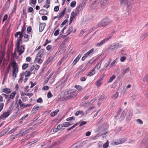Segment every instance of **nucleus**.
Returning <instances> with one entry per match:
<instances>
[{"label":"nucleus","instance_id":"obj_15","mask_svg":"<svg viewBox=\"0 0 148 148\" xmlns=\"http://www.w3.org/2000/svg\"><path fill=\"white\" fill-rule=\"evenodd\" d=\"M45 23H42L40 24L39 25V31L40 32H42L43 31L45 26Z\"/></svg>","mask_w":148,"mask_h":148},{"label":"nucleus","instance_id":"obj_59","mask_svg":"<svg viewBox=\"0 0 148 148\" xmlns=\"http://www.w3.org/2000/svg\"><path fill=\"white\" fill-rule=\"evenodd\" d=\"M87 122L86 121H82L81 122L79 125V126L81 127L83 125L86 123Z\"/></svg>","mask_w":148,"mask_h":148},{"label":"nucleus","instance_id":"obj_23","mask_svg":"<svg viewBox=\"0 0 148 148\" xmlns=\"http://www.w3.org/2000/svg\"><path fill=\"white\" fill-rule=\"evenodd\" d=\"M41 106L39 107L38 106H36L34 107L32 111H33V112H37V110H38V109L40 108H41Z\"/></svg>","mask_w":148,"mask_h":148},{"label":"nucleus","instance_id":"obj_1","mask_svg":"<svg viewBox=\"0 0 148 148\" xmlns=\"http://www.w3.org/2000/svg\"><path fill=\"white\" fill-rule=\"evenodd\" d=\"M12 64L13 68L12 76L13 79H14L16 77L17 74L18 70V67L17 64L15 62H13Z\"/></svg>","mask_w":148,"mask_h":148},{"label":"nucleus","instance_id":"obj_45","mask_svg":"<svg viewBox=\"0 0 148 148\" xmlns=\"http://www.w3.org/2000/svg\"><path fill=\"white\" fill-rule=\"evenodd\" d=\"M74 87L79 90H82L81 86L79 85H75Z\"/></svg>","mask_w":148,"mask_h":148},{"label":"nucleus","instance_id":"obj_14","mask_svg":"<svg viewBox=\"0 0 148 148\" xmlns=\"http://www.w3.org/2000/svg\"><path fill=\"white\" fill-rule=\"evenodd\" d=\"M41 57H37V56H36L35 60V62L41 64L42 62V60L41 59Z\"/></svg>","mask_w":148,"mask_h":148},{"label":"nucleus","instance_id":"obj_58","mask_svg":"<svg viewBox=\"0 0 148 148\" xmlns=\"http://www.w3.org/2000/svg\"><path fill=\"white\" fill-rule=\"evenodd\" d=\"M4 104L3 103H0V112L3 109Z\"/></svg>","mask_w":148,"mask_h":148},{"label":"nucleus","instance_id":"obj_50","mask_svg":"<svg viewBox=\"0 0 148 148\" xmlns=\"http://www.w3.org/2000/svg\"><path fill=\"white\" fill-rule=\"evenodd\" d=\"M25 32V28H22L21 31L20 32L21 34L23 35Z\"/></svg>","mask_w":148,"mask_h":148},{"label":"nucleus","instance_id":"obj_60","mask_svg":"<svg viewBox=\"0 0 148 148\" xmlns=\"http://www.w3.org/2000/svg\"><path fill=\"white\" fill-rule=\"evenodd\" d=\"M72 120H74V118L73 116L68 118L66 119L67 121H71Z\"/></svg>","mask_w":148,"mask_h":148},{"label":"nucleus","instance_id":"obj_21","mask_svg":"<svg viewBox=\"0 0 148 148\" xmlns=\"http://www.w3.org/2000/svg\"><path fill=\"white\" fill-rule=\"evenodd\" d=\"M66 10V8H64L63 11L60 12L59 15V17L60 18H62L64 16Z\"/></svg>","mask_w":148,"mask_h":148},{"label":"nucleus","instance_id":"obj_47","mask_svg":"<svg viewBox=\"0 0 148 148\" xmlns=\"http://www.w3.org/2000/svg\"><path fill=\"white\" fill-rule=\"evenodd\" d=\"M108 146V142L107 141L103 145V147L104 148H107Z\"/></svg>","mask_w":148,"mask_h":148},{"label":"nucleus","instance_id":"obj_38","mask_svg":"<svg viewBox=\"0 0 148 148\" xmlns=\"http://www.w3.org/2000/svg\"><path fill=\"white\" fill-rule=\"evenodd\" d=\"M111 59H110L108 61V63H106L105 64V65L104 66V67L105 68H107L108 66V65H109V64H110V63L111 62Z\"/></svg>","mask_w":148,"mask_h":148},{"label":"nucleus","instance_id":"obj_63","mask_svg":"<svg viewBox=\"0 0 148 148\" xmlns=\"http://www.w3.org/2000/svg\"><path fill=\"white\" fill-rule=\"evenodd\" d=\"M127 5V8L129 10H131L132 7V4H129L128 5Z\"/></svg>","mask_w":148,"mask_h":148},{"label":"nucleus","instance_id":"obj_19","mask_svg":"<svg viewBox=\"0 0 148 148\" xmlns=\"http://www.w3.org/2000/svg\"><path fill=\"white\" fill-rule=\"evenodd\" d=\"M15 104L14 101H13V102H12L8 110L10 111V112L12 110L13 108L15 106Z\"/></svg>","mask_w":148,"mask_h":148},{"label":"nucleus","instance_id":"obj_44","mask_svg":"<svg viewBox=\"0 0 148 148\" xmlns=\"http://www.w3.org/2000/svg\"><path fill=\"white\" fill-rule=\"evenodd\" d=\"M143 81L144 82H147L148 81V75H146L144 77L143 79Z\"/></svg>","mask_w":148,"mask_h":148},{"label":"nucleus","instance_id":"obj_62","mask_svg":"<svg viewBox=\"0 0 148 148\" xmlns=\"http://www.w3.org/2000/svg\"><path fill=\"white\" fill-rule=\"evenodd\" d=\"M8 16L7 14H5L4 17H3V22H4L5 21V20L7 19V18H8Z\"/></svg>","mask_w":148,"mask_h":148},{"label":"nucleus","instance_id":"obj_6","mask_svg":"<svg viewBox=\"0 0 148 148\" xmlns=\"http://www.w3.org/2000/svg\"><path fill=\"white\" fill-rule=\"evenodd\" d=\"M113 33L110 36L104 39L103 40L101 41L100 42H99L97 43L95 45L96 47H100L101 45H103L104 44H105L107 41L108 40H109L112 36V34H113Z\"/></svg>","mask_w":148,"mask_h":148},{"label":"nucleus","instance_id":"obj_28","mask_svg":"<svg viewBox=\"0 0 148 148\" xmlns=\"http://www.w3.org/2000/svg\"><path fill=\"white\" fill-rule=\"evenodd\" d=\"M119 96V93L117 92H116L115 94H114L111 96V98L113 99H116Z\"/></svg>","mask_w":148,"mask_h":148},{"label":"nucleus","instance_id":"obj_5","mask_svg":"<svg viewBox=\"0 0 148 148\" xmlns=\"http://www.w3.org/2000/svg\"><path fill=\"white\" fill-rule=\"evenodd\" d=\"M127 140V138H120L117 140L113 141L112 144L113 145H116L122 144L125 143L126 141Z\"/></svg>","mask_w":148,"mask_h":148},{"label":"nucleus","instance_id":"obj_13","mask_svg":"<svg viewBox=\"0 0 148 148\" xmlns=\"http://www.w3.org/2000/svg\"><path fill=\"white\" fill-rule=\"evenodd\" d=\"M44 50L43 49H41L38 51L36 56H37V57H42L44 54Z\"/></svg>","mask_w":148,"mask_h":148},{"label":"nucleus","instance_id":"obj_41","mask_svg":"<svg viewBox=\"0 0 148 148\" xmlns=\"http://www.w3.org/2000/svg\"><path fill=\"white\" fill-rule=\"evenodd\" d=\"M116 62V60H114L112 62V63L110 64V66H109L110 68L112 67L115 66V64Z\"/></svg>","mask_w":148,"mask_h":148},{"label":"nucleus","instance_id":"obj_54","mask_svg":"<svg viewBox=\"0 0 148 148\" xmlns=\"http://www.w3.org/2000/svg\"><path fill=\"white\" fill-rule=\"evenodd\" d=\"M47 96L48 98H50L53 96V95L51 92L49 91L48 93Z\"/></svg>","mask_w":148,"mask_h":148},{"label":"nucleus","instance_id":"obj_32","mask_svg":"<svg viewBox=\"0 0 148 148\" xmlns=\"http://www.w3.org/2000/svg\"><path fill=\"white\" fill-rule=\"evenodd\" d=\"M3 92L6 93H9L10 92V90L9 88H4L3 90Z\"/></svg>","mask_w":148,"mask_h":148},{"label":"nucleus","instance_id":"obj_12","mask_svg":"<svg viewBox=\"0 0 148 148\" xmlns=\"http://www.w3.org/2000/svg\"><path fill=\"white\" fill-rule=\"evenodd\" d=\"M120 4L121 6H125L128 4V0H120Z\"/></svg>","mask_w":148,"mask_h":148},{"label":"nucleus","instance_id":"obj_43","mask_svg":"<svg viewBox=\"0 0 148 148\" xmlns=\"http://www.w3.org/2000/svg\"><path fill=\"white\" fill-rule=\"evenodd\" d=\"M81 7L79 5L78 6L76 9V10L75 11L77 12H78L79 13V12L80 11L82 10L83 9H81Z\"/></svg>","mask_w":148,"mask_h":148},{"label":"nucleus","instance_id":"obj_24","mask_svg":"<svg viewBox=\"0 0 148 148\" xmlns=\"http://www.w3.org/2000/svg\"><path fill=\"white\" fill-rule=\"evenodd\" d=\"M95 73V68H93V69L90 71L88 75H87V76H91L93 75Z\"/></svg>","mask_w":148,"mask_h":148},{"label":"nucleus","instance_id":"obj_51","mask_svg":"<svg viewBox=\"0 0 148 148\" xmlns=\"http://www.w3.org/2000/svg\"><path fill=\"white\" fill-rule=\"evenodd\" d=\"M80 147H81L80 145L79 146L77 144H76L73 145L71 147V148H79Z\"/></svg>","mask_w":148,"mask_h":148},{"label":"nucleus","instance_id":"obj_33","mask_svg":"<svg viewBox=\"0 0 148 148\" xmlns=\"http://www.w3.org/2000/svg\"><path fill=\"white\" fill-rule=\"evenodd\" d=\"M18 127H16L11 130L8 133L9 134H11L14 132L15 131Z\"/></svg>","mask_w":148,"mask_h":148},{"label":"nucleus","instance_id":"obj_20","mask_svg":"<svg viewBox=\"0 0 148 148\" xmlns=\"http://www.w3.org/2000/svg\"><path fill=\"white\" fill-rule=\"evenodd\" d=\"M72 125L71 122H65L63 123V125L64 127H68Z\"/></svg>","mask_w":148,"mask_h":148},{"label":"nucleus","instance_id":"obj_36","mask_svg":"<svg viewBox=\"0 0 148 148\" xmlns=\"http://www.w3.org/2000/svg\"><path fill=\"white\" fill-rule=\"evenodd\" d=\"M76 4V2L75 1H73L70 4V6L72 8H74L75 7Z\"/></svg>","mask_w":148,"mask_h":148},{"label":"nucleus","instance_id":"obj_35","mask_svg":"<svg viewBox=\"0 0 148 148\" xmlns=\"http://www.w3.org/2000/svg\"><path fill=\"white\" fill-rule=\"evenodd\" d=\"M102 81L99 79L96 82V86L97 87L100 86L102 84Z\"/></svg>","mask_w":148,"mask_h":148},{"label":"nucleus","instance_id":"obj_27","mask_svg":"<svg viewBox=\"0 0 148 148\" xmlns=\"http://www.w3.org/2000/svg\"><path fill=\"white\" fill-rule=\"evenodd\" d=\"M18 103L19 105L20 108H22L23 109L24 108V104L21 99H19L18 100Z\"/></svg>","mask_w":148,"mask_h":148},{"label":"nucleus","instance_id":"obj_31","mask_svg":"<svg viewBox=\"0 0 148 148\" xmlns=\"http://www.w3.org/2000/svg\"><path fill=\"white\" fill-rule=\"evenodd\" d=\"M94 48H92L88 52H87L86 53L88 54V56L92 55L94 51Z\"/></svg>","mask_w":148,"mask_h":148},{"label":"nucleus","instance_id":"obj_18","mask_svg":"<svg viewBox=\"0 0 148 148\" xmlns=\"http://www.w3.org/2000/svg\"><path fill=\"white\" fill-rule=\"evenodd\" d=\"M81 56V55L79 54L75 59L74 61H73V65H75V64L79 60Z\"/></svg>","mask_w":148,"mask_h":148},{"label":"nucleus","instance_id":"obj_49","mask_svg":"<svg viewBox=\"0 0 148 148\" xmlns=\"http://www.w3.org/2000/svg\"><path fill=\"white\" fill-rule=\"evenodd\" d=\"M28 66V64H24L22 66V69L24 70Z\"/></svg>","mask_w":148,"mask_h":148},{"label":"nucleus","instance_id":"obj_7","mask_svg":"<svg viewBox=\"0 0 148 148\" xmlns=\"http://www.w3.org/2000/svg\"><path fill=\"white\" fill-rule=\"evenodd\" d=\"M19 35V37L17 38V43L16 44H18V45L20 44V42L21 41L22 38L23 36V35L21 34L20 32H17L15 34V36L16 38L18 37V36Z\"/></svg>","mask_w":148,"mask_h":148},{"label":"nucleus","instance_id":"obj_4","mask_svg":"<svg viewBox=\"0 0 148 148\" xmlns=\"http://www.w3.org/2000/svg\"><path fill=\"white\" fill-rule=\"evenodd\" d=\"M121 45L118 42H115L111 44L109 47L110 49L114 51L121 47Z\"/></svg>","mask_w":148,"mask_h":148},{"label":"nucleus","instance_id":"obj_25","mask_svg":"<svg viewBox=\"0 0 148 148\" xmlns=\"http://www.w3.org/2000/svg\"><path fill=\"white\" fill-rule=\"evenodd\" d=\"M59 111L58 109H57L55 111L53 112L51 114V117H53L56 115Z\"/></svg>","mask_w":148,"mask_h":148},{"label":"nucleus","instance_id":"obj_40","mask_svg":"<svg viewBox=\"0 0 148 148\" xmlns=\"http://www.w3.org/2000/svg\"><path fill=\"white\" fill-rule=\"evenodd\" d=\"M88 16H84L83 17L84 20L85 21H88L90 19V18Z\"/></svg>","mask_w":148,"mask_h":148},{"label":"nucleus","instance_id":"obj_57","mask_svg":"<svg viewBox=\"0 0 148 148\" xmlns=\"http://www.w3.org/2000/svg\"><path fill=\"white\" fill-rule=\"evenodd\" d=\"M136 121L139 124H142L143 123V122L142 121L139 119H137Z\"/></svg>","mask_w":148,"mask_h":148},{"label":"nucleus","instance_id":"obj_16","mask_svg":"<svg viewBox=\"0 0 148 148\" xmlns=\"http://www.w3.org/2000/svg\"><path fill=\"white\" fill-rule=\"evenodd\" d=\"M77 96V94L75 93H72L71 94L67 96L66 99H72Z\"/></svg>","mask_w":148,"mask_h":148},{"label":"nucleus","instance_id":"obj_29","mask_svg":"<svg viewBox=\"0 0 148 148\" xmlns=\"http://www.w3.org/2000/svg\"><path fill=\"white\" fill-rule=\"evenodd\" d=\"M16 91L13 92L10 95L9 98L11 99H13L15 95L16 94Z\"/></svg>","mask_w":148,"mask_h":148},{"label":"nucleus","instance_id":"obj_9","mask_svg":"<svg viewBox=\"0 0 148 148\" xmlns=\"http://www.w3.org/2000/svg\"><path fill=\"white\" fill-rule=\"evenodd\" d=\"M10 114V112L8 110L6 112H4L1 116V118L3 120L5 119Z\"/></svg>","mask_w":148,"mask_h":148},{"label":"nucleus","instance_id":"obj_42","mask_svg":"<svg viewBox=\"0 0 148 148\" xmlns=\"http://www.w3.org/2000/svg\"><path fill=\"white\" fill-rule=\"evenodd\" d=\"M30 74V71H26L25 73V76L28 77Z\"/></svg>","mask_w":148,"mask_h":148},{"label":"nucleus","instance_id":"obj_30","mask_svg":"<svg viewBox=\"0 0 148 148\" xmlns=\"http://www.w3.org/2000/svg\"><path fill=\"white\" fill-rule=\"evenodd\" d=\"M116 77L115 75H113L111 77L108 81V83L111 82Z\"/></svg>","mask_w":148,"mask_h":148},{"label":"nucleus","instance_id":"obj_64","mask_svg":"<svg viewBox=\"0 0 148 148\" xmlns=\"http://www.w3.org/2000/svg\"><path fill=\"white\" fill-rule=\"evenodd\" d=\"M31 30H32L31 27L30 26L28 27L27 28V33H28L30 32L31 31Z\"/></svg>","mask_w":148,"mask_h":148},{"label":"nucleus","instance_id":"obj_52","mask_svg":"<svg viewBox=\"0 0 148 148\" xmlns=\"http://www.w3.org/2000/svg\"><path fill=\"white\" fill-rule=\"evenodd\" d=\"M148 36L147 35L146 33V34H145L143 35H142L140 37V39L142 40H143V39L145 38V37H146V36Z\"/></svg>","mask_w":148,"mask_h":148},{"label":"nucleus","instance_id":"obj_46","mask_svg":"<svg viewBox=\"0 0 148 148\" xmlns=\"http://www.w3.org/2000/svg\"><path fill=\"white\" fill-rule=\"evenodd\" d=\"M74 92V91L73 90L70 89L69 90L66 92V94L68 95L71 94L73 93V92Z\"/></svg>","mask_w":148,"mask_h":148},{"label":"nucleus","instance_id":"obj_37","mask_svg":"<svg viewBox=\"0 0 148 148\" xmlns=\"http://www.w3.org/2000/svg\"><path fill=\"white\" fill-rule=\"evenodd\" d=\"M53 59V58L51 57H50L47 60V61L45 63V64H48Z\"/></svg>","mask_w":148,"mask_h":148},{"label":"nucleus","instance_id":"obj_10","mask_svg":"<svg viewBox=\"0 0 148 148\" xmlns=\"http://www.w3.org/2000/svg\"><path fill=\"white\" fill-rule=\"evenodd\" d=\"M130 70V69L129 67H127L126 68L123 69H122V72L121 75L122 76H123L126 73L129 72Z\"/></svg>","mask_w":148,"mask_h":148},{"label":"nucleus","instance_id":"obj_8","mask_svg":"<svg viewBox=\"0 0 148 148\" xmlns=\"http://www.w3.org/2000/svg\"><path fill=\"white\" fill-rule=\"evenodd\" d=\"M78 14V12L75 11V12H71V15L70 18V19L69 24H71L72 22L73 19L77 16Z\"/></svg>","mask_w":148,"mask_h":148},{"label":"nucleus","instance_id":"obj_22","mask_svg":"<svg viewBox=\"0 0 148 148\" xmlns=\"http://www.w3.org/2000/svg\"><path fill=\"white\" fill-rule=\"evenodd\" d=\"M73 27H69L67 31V35H69L71 33V32H73V33H75V30L73 31Z\"/></svg>","mask_w":148,"mask_h":148},{"label":"nucleus","instance_id":"obj_34","mask_svg":"<svg viewBox=\"0 0 148 148\" xmlns=\"http://www.w3.org/2000/svg\"><path fill=\"white\" fill-rule=\"evenodd\" d=\"M101 62H99L96 64L94 68L95 69V68H97V69H99L101 67Z\"/></svg>","mask_w":148,"mask_h":148},{"label":"nucleus","instance_id":"obj_61","mask_svg":"<svg viewBox=\"0 0 148 148\" xmlns=\"http://www.w3.org/2000/svg\"><path fill=\"white\" fill-rule=\"evenodd\" d=\"M53 73H52L50 74V75L48 76V77L46 79V80L47 81V82L48 81V80L50 78L52 75H53Z\"/></svg>","mask_w":148,"mask_h":148},{"label":"nucleus","instance_id":"obj_2","mask_svg":"<svg viewBox=\"0 0 148 148\" xmlns=\"http://www.w3.org/2000/svg\"><path fill=\"white\" fill-rule=\"evenodd\" d=\"M111 23V21L110 19L108 18H106L102 20L98 24V27L101 26H105Z\"/></svg>","mask_w":148,"mask_h":148},{"label":"nucleus","instance_id":"obj_55","mask_svg":"<svg viewBox=\"0 0 148 148\" xmlns=\"http://www.w3.org/2000/svg\"><path fill=\"white\" fill-rule=\"evenodd\" d=\"M64 127L63 124H60L57 127V128L58 129L60 130L62 128Z\"/></svg>","mask_w":148,"mask_h":148},{"label":"nucleus","instance_id":"obj_3","mask_svg":"<svg viewBox=\"0 0 148 148\" xmlns=\"http://www.w3.org/2000/svg\"><path fill=\"white\" fill-rule=\"evenodd\" d=\"M20 44L18 45L16 44V49L18 53V55L20 56L24 52L25 48L23 46H20Z\"/></svg>","mask_w":148,"mask_h":148},{"label":"nucleus","instance_id":"obj_11","mask_svg":"<svg viewBox=\"0 0 148 148\" xmlns=\"http://www.w3.org/2000/svg\"><path fill=\"white\" fill-rule=\"evenodd\" d=\"M31 130V128H29L28 130H26L25 131V132H22V130H21L20 131V132L18 134H16V135H14V136H17L18 135L20 134L21 133V136H25L27 133L29 132Z\"/></svg>","mask_w":148,"mask_h":148},{"label":"nucleus","instance_id":"obj_53","mask_svg":"<svg viewBox=\"0 0 148 148\" xmlns=\"http://www.w3.org/2000/svg\"><path fill=\"white\" fill-rule=\"evenodd\" d=\"M29 90V86H25L24 89V90L25 92H28Z\"/></svg>","mask_w":148,"mask_h":148},{"label":"nucleus","instance_id":"obj_39","mask_svg":"<svg viewBox=\"0 0 148 148\" xmlns=\"http://www.w3.org/2000/svg\"><path fill=\"white\" fill-rule=\"evenodd\" d=\"M132 116V114L131 112V111H129V112L128 114L127 118H128V120H130L131 119Z\"/></svg>","mask_w":148,"mask_h":148},{"label":"nucleus","instance_id":"obj_48","mask_svg":"<svg viewBox=\"0 0 148 148\" xmlns=\"http://www.w3.org/2000/svg\"><path fill=\"white\" fill-rule=\"evenodd\" d=\"M103 97L102 96L100 97L98 100V104H100L103 100Z\"/></svg>","mask_w":148,"mask_h":148},{"label":"nucleus","instance_id":"obj_17","mask_svg":"<svg viewBox=\"0 0 148 148\" xmlns=\"http://www.w3.org/2000/svg\"><path fill=\"white\" fill-rule=\"evenodd\" d=\"M126 112L125 110H124L122 112L121 115L120 119L121 120H123L126 116Z\"/></svg>","mask_w":148,"mask_h":148},{"label":"nucleus","instance_id":"obj_56","mask_svg":"<svg viewBox=\"0 0 148 148\" xmlns=\"http://www.w3.org/2000/svg\"><path fill=\"white\" fill-rule=\"evenodd\" d=\"M79 5L81 7V9H83L84 8V7L85 6V3L83 2H82L80 3Z\"/></svg>","mask_w":148,"mask_h":148},{"label":"nucleus","instance_id":"obj_26","mask_svg":"<svg viewBox=\"0 0 148 148\" xmlns=\"http://www.w3.org/2000/svg\"><path fill=\"white\" fill-rule=\"evenodd\" d=\"M108 1L109 0H101L100 3L101 5H104L108 3Z\"/></svg>","mask_w":148,"mask_h":148}]
</instances>
